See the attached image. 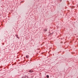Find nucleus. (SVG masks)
<instances>
[{
	"instance_id": "0eeeda50",
	"label": "nucleus",
	"mask_w": 78,
	"mask_h": 78,
	"mask_svg": "<svg viewBox=\"0 0 78 78\" xmlns=\"http://www.w3.org/2000/svg\"><path fill=\"white\" fill-rule=\"evenodd\" d=\"M44 31H47V30H44Z\"/></svg>"
},
{
	"instance_id": "f257e3e1",
	"label": "nucleus",
	"mask_w": 78,
	"mask_h": 78,
	"mask_svg": "<svg viewBox=\"0 0 78 78\" xmlns=\"http://www.w3.org/2000/svg\"><path fill=\"white\" fill-rule=\"evenodd\" d=\"M26 58H30V56L28 55H27L26 56Z\"/></svg>"
},
{
	"instance_id": "f03ea898",
	"label": "nucleus",
	"mask_w": 78,
	"mask_h": 78,
	"mask_svg": "<svg viewBox=\"0 0 78 78\" xmlns=\"http://www.w3.org/2000/svg\"><path fill=\"white\" fill-rule=\"evenodd\" d=\"M22 78H25V76H23L22 77Z\"/></svg>"
},
{
	"instance_id": "39448f33",
	"label": "nucleus",
	"mask_w": 78,
	"mask_h": 78,
	"mask_svg": "<svg viewBox=\"0 0 78 78\" xmlns=\"http://www.w3.org/2000/svg\"><path fill=\"white\" fill-rule=\"evenodd\" d=\"M29 72H33V70H30Z\"/></svg>"
},
{
	"instance_id": "7ed1b4c3",
	"label": "nucleus",
	"mask_w": 78,
	"mask_h": 78,
	"mask_svg": "<svg viewBox=\"0 0 78 78\" xmlns=\"http://www.w3.org/2000/svg\"><path fill=\"white\" fill-rule=\"evenodd\" d=\"M25 78H28V76H25Z\"/></svg>"
},
{
	"instance_id": "423d86ee",
	"label": "nucleus",
	"mask_w": 78,
	"mask_h": 78,
	"mask_svg": "<svg viewBox=\"0 0 78 78\" xmlns=\"http://www.w3.org/2000/svg\"><path fill=\"white\" fill-rule=\"evenodd\" d=\"M16 36L18 38V39H19V37H18V36L17 35H16Z\"/></svg>"
},
{
	"instance_id": "20e7f679",
	"label": "nucleus",
	"mask_w": 78,
	"mask_h": 78,
	"mask_svg": "<svg viewBox=\"0 0 78 78\" xmlns=\"http://www.w3.org/2000/svg\"><path fill=\"white\" fill-rule=\"evenodd\" d=\"M47 78H49V76L48 75H47L46 76Z\"/></svg>"
}]
</instances>
